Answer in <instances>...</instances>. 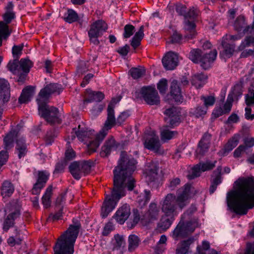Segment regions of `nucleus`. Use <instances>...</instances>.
Here are the masks:
<instances>
[{"instance_id": "f257e3e1", "label": "nucleus", "mask_w": 254, "mask_h": 254, "mask_svg": "<svg viewBox=\"0 0 254 254\" xmlns=\"http://www.w3.org/2000/svg\"><path fill=\"white\" fill-rule=\"evenodd\" d=\"M137 161L125 151L121 153L118 165L114 170V187L111 197L107 195L103 202L101 215L106 218L115 208L117 202L126 195V188L131 191L135 187V180L131 177L136 168Z\"/></svg>"}, {"instance_id": "f03ea898", "label": "nucleus", "mask_w": 254, "mask_h": 254, "mask_svg": "<svg viewBox=\"0 0 254 254\" xmlns=\"http://www.w3.org/2000/svg\"><path fill=\"white\" fill-rule=\"evenodd\" d=\"M235 185L236 189L227 194L228 206L237 214H246L254 207V177L239 178Z\"/></svg>"}, {"instance_id": "7ed1b4c3", "label": "nucleus", "mask_w": 254, "mask_h": 254, "mask_svg": "<svg viewBox=\"0 0 254 254\" xmlns=\"http://www.w3.org/2000/svg\"><path fill=\"white\" fill-rule=\"evenodd\" d=\"M74 224L70 225L57 240L54 247V254H73L74 244L81 228L80 223L76 220Z\"/></svg>"}, {"instance_id": "20e7f679", "label": "nucleus", "mask_w": 254, "mask_h": 254, "mask_svg": "<svg viewBox=\"0 0 254 254\" xmlns=\"http://www.w3.org/2000/svg\"><path fill=\"white\" fill-rule=\"evenodd\" d=\"M121 97L113 98L108 106L107 118L104 124L103 128L96 135L95 140L90 141L87 145L88 153L96 152L100 143L104 139L109 129L115 126L116 118L115 117L114 107L115 105L121 100Z\"/></svg>"}, {"instance_id": "39448f33", "label": "nucleus", "mask_w": 254, "mask_h": 254, "mask_svg": "<svg viewBox=\"0 0 254 254\" xmlns=\"http://www.w3.org/2000/svg\"><path fill=\"white\" fill-rule=\"evenodd\" d=\"M37 101L38 104L39 114L42 118L51 125L60 124L62 123L58 108L48 105L41 99H37Z\"/></svg>"}, {"instance_id": "423d86ee", "label": "nucleus", "mask_w": 254, "mask_h": 254, "mask_svg": "<svg viewBox=\"0 0 254 254\" xmlns=\"http://www.w3.org/2000/svg\"><path fill=\"white\" fill-rule=\"evenodd\" d=\"M202 54L199 49H194L190 51L189 58L194 63H200L202 68L206 70L210 67L211 63L215 60L217 52L216 50H213L208 54H204L203 56Z\"/></svg>"}, {"instance_id": "0eeeda50", "label": "nucleus", "mask_w": 254, "mask_h": 254, "mask_svg": "<svg viewBox=\"0 0 254 254\" xmlns=\"http://www.w3.org/2000/svg\"><path fill=\"white\" fill-rule=\"evenodd\" d=\"M134 96L136 99H143L149 105L160 104V97L155 86H144L136 91Z\"/></svg>"}, {"instance_id": "6e6552de", "label": "nucleus", "mask_w": 254, "mask_h": 254, "mask_svg": "<svg viewBox=\"0 0 254 254\" xmlns=\"http://www.w3.org/2000/svg\"><path fill=\"white\" fill-rule=\"evenodd\" d=\"M197 226L195 221H189L185 222L181 220L178 223L173 232V237L178 240L183 238L191 234Z\"/></svg>"}, {"instance_id": "1a4fd4ad", "label": "nucleus", "mask_w": 254, "mask_h": 254, "mask_svg": "<svg viewBox=\"0 0 254 254\" xmlns=\"http://www.w3.org/2000/svg\"><path fill=\"white\" fill-rule=\"evenodd\" d=\"M108 29L107 24L102 20H99L94 22L90 25L88 31V36L91 43L95 45L99 44L98 40L99 37L102 36L103 33Z\"/></svg>"}, {"instance_id": "9d476101", "label": "nucleus", "mask_w": 254, "mask_h": 254, "mask_svg": "<svg viewBox=\"0 0 254 254\" xmlns=\"http://www.w3.org/2000/svg\"><path fill=\"white\" fill-rule=\"evenodd\" d=\"M163 113L165 125L169 126L170 128L175 127L181 123V113L177 107L172 106L166 108Z\"/></svg>"}, {"instance_id": "9b49d317", "label": "nucleus", "mask_w": 254, "mask_h": 254, "mask_svg": "<svg viewBox=\"0 0 254 254\" xmlns=\"http://www.w3.org/2000/svg\"><path fill=\"white\" fill-rule=\"evenodd\" d=\"M177 209L176 195L173 193H168L163 201L162 211L164 214L174 216L177 214Z\"/></svg>"}, {"instance_id": "f8f14e48", "label": "nucleus", "mask_w": 254, "mask_h": 254, "mask_svg": "<svg viewBox=\"0 0 254 254\" xmlns=\"http://www.w3.org/2000/svg\"><path fill=\"white\" fill-rule=\"evenodd\" d=\"M190 190V185L186 184L183 188H180L178 191L177 196H176V204L177 203L181 210L183 209L189 204L188 199Z\"/></svg>"}, {"instance_id": "ddd939ff", "label": "nucleus", "mask_w": 254, "mask_h": 254, "mask_svg": "<svg viewBox=\"0 0 254 254\" xmlns=\"http://www.w3.org/2000/svg\"><path fill=\"white\" fill-rule=\"evenodd\" d=\"M211 135L205 132L199 141L195 150L196 157L200 159L208 152L210 144Z\"/></svg>"}, {"instance_id": "4468645a", "label": "nucleus", "mask_w": 254, "mask_h": 254, "mask_svg": "<svg viewBox=\"0 0 254 254\" xmlns=\"http://www.w3.org/2000/svg\"><path fill=\"white\" fill-rule=\"evenodd\" d=\"M216 162V161H215L213 163L206 162L205 163H199L196 164L192 168L191 172L188 175V179L189 180L194 179L199 177L202 172L212 169L215 167Z\"/></svg>"}, {"instance_id": "2eb2a0df", "label": "nucleus", "mask_w": 254, "mask_h": 254, "mask_svg": "<svg viewBox=\"0 0 254 254\" xmlns=\"http://www.w3.org/2000/svg\"><path fill=\"white\" fill-rule=\"evenodd\" d=\"M64 87L58 83H51L42 89L39 93V99H48L50 95L57 93L60 94L63 90Z\"/></svg>"}, {"instance_id": "dca6fc26", "label": "nucleus", "mask_w": 254, "mask_h": 254, "mask_svg": "<svg viewBox=\"0 0 254 254\" xmlns=\"http://www.w3.org/2000/svg\"><path fill=\"white\" fill-rule=\"evenodd\" d=\"M146 135L144 141L145 147L155 152H159L161 145L158 136L154 131H151L150 134Z\"/></svg>"}, {"instance_id": "f3484780", "label": "nucleus", "mask_w": 254, "mask_h": 254, "mask_svg": "<svg viewBox=\"0 0 254 254\" xmlns=\"http://www.w3.org/2000/svg\"><path fill=\"white\" fill-rule=\"evenodd\" d=\"M159 209L157 204L155 203H151L149 206L148 211L141 219V222L144 225H147L156 220L159 217Z\"/></svg>"}, {"instance_id": "a211bd4d", "label": "nucleus", "mask_w": 254, "mask_h": 254, "mask_svg": "<svg viewBox=\"0 0 254 254\" xmlns=\"http://www.w3.org/2000/svg\"><path fill=\"white\" fill-rule=\"evenodd\" d=\"M178 63V55L172 51L168 52L162 59V64L167 70H173Z\"/></svg>"}, {"instance_id": "6ab92c4d", "label": "nucleus", "mask_w": 254, "mask_h": 254, "mask_svg": "<svg viewBox=\"0 0 254 254\" xmlns=\"http://www.w3.org/2000/svg\"><path fill=\"white\" fill-rule=\"evenodd\" d=\"M49 176V173L46 171H39L38 172V179L31 190L33 194L38 195L40 194L41 189L45 186Z\"/></svg>"}, {"instance_id": "aec40b11", "label": "nucleus", "mask_w": 254, "mask_h": 254, "mask_svg": "<svg viewBox=\"0 0 254 254\" xmlns=\"http://www.w3.org/2000/svg\"><path fill=\"white\" fill-rule=\"evenodd\" d=\"M228 36L226 35L223 37L221 41V46L223 50L220 51V56L223 58H230L231 57L235 49V45L230 42H227Z\"/></svg>"}, {"instance_id": "412c9836", "label": "nucleus", "mask_w": 254, "mask_h": 254, "mask_svg": "<svg viewBox=\"0 0 254 254\" xmlns=\"http://www.w3.org/2000/svg\"><path fill=\"white\" fill-rule=\"evenodd\" d=\"M234 28L238 32H241L242 31V33L244 34L251 33L254 31V26L247 25L245 17L241 15L238 16L236 19L234 23Z\"/></svg>"}, {"instance_id": "4be33fe9", "label": "nucleus", "mask_w": 254, "mask_h": 254, "mask_svg": "<svg viewBox=\"0 0 254 254\" xmlns=\"http://www.w3.org/2000/svg\"><path fill=\"white\" fill-rule=\"evenodd\" d=\"M222 167L218 166L217 169L213 171L211 176L210 180L211 185L209 188V193L212 194L215 191L217 186L222 183Z\"/></svg>"}, {"instance_id": "5701e85b", "label": "nucleus", "mask_w": 254, "mask_h": 254, "mask_svg": "<svg viewBox=\"0 0 254 254\" xmlns=\"http://www.w3.org/2000/svg\"><path fill=\"white\" fill-rule=\"evenodd\" d=\"M130 214V206L125 204L120 207L114 216L116 221L121 224L124 223Z\"/></svg>"}, {"instance_id": "b1692460", "label": "nucleus", "mask_w": 254, "mask_h": 254, "mask_svg": "<svg viewBox=\"0 0 254 254\" xmlns=\"http://www.w3.org/2000/svg\"><path fill=\"white\" fill-rule=\"evenodd\" d=\"M170 96L176 102L181 103L183 102V97L182 95L181 90L178 84V81L177 80L174 79L171 82Z\"/></svg>"}, {"instance_id": "393cba45", "label": "nucleus", "mask_w": 254, "mask_h": 254, "mask_svg": "<svg viewBox=\"0 0 254 254\" xmlns=\"http://www.w3.org/2000/svg\"><path fill=\"white\" fill-rule=\"evenodd\" d=\"M9 84L7 80L0 78V98L3 103L7 102L10 98Z\"/></svg>"}, {"instance_id": "a878e982", "label": "nucleus", "mask_w": 254, "mask_h": 254, "mask_svg": "<svg viewBox=\"0 0 254 254\" xmlns=\"http://www.w3.org/2000/svg\"><path fill=\"white\" fill-rule=\"evenodd\" d=\"M118 147V144L115 140L113 137H111L106 140L104 145L102 147L101 155L103 157H107L112 151L116 150Z\"/></svg>"}, {"instance_id": "bb28decb", "label": "nucleus", "mask_w": 254, "mask_h": 254, "mask_svg": "<svg viewBox=\"0 0 254 254\" xmlns=\"http://www.w3.org/2000/svg\"><path fill=\"white\" fill-rule=\"evenodd\" d=\"M174 217L172 215L164 214L158 223L157 227L159 230L164 232L169 229L174 220Z\"/></svg>"}, {"instance_id": "cd10ccee", "label": "nucleus", "mask_w": 254, "mask_h": 254, "mask_svg": "<svg viewBox=\"0 0 254 254\" xmlns=\"http://www.w3.org/2000/svg\"><path fill=\"white\" fill-rule=\"evenodd\" d=\"M73 130L77 138L81 141L85 140L87 138H92L94 132V130H87V128L82 127L80 125H78L77 129L73 128Z\"/></svg>"}, {"instance_id": "c85d7f7f", "label": "nucleus", "mask_w": 254, "mask_h": 254, "mask_svg": "<svg viewBox=\"0 0 254 254\" xmlns=\"http://www.w3.org/2000/svg\"><path fill=\"white\" fill-rule=\"evenodd\" d=\"M35 93V87L32 86H27L22 90V93L19 97L18 101L20 104H25L31 100V98Z\"/></svg>"}, {"instance_id": "c756f323", "label": "nucleus", "mask_w": 254, "mask_h": 254, "mask_svg": "<svg viewBox=\"0 0 254 254\" xmlns=\"http://www.w3.org/2000/svg\"><path fill=\"white\" fill-rule=\"evenodd\" d=\"M19 210H16L9 213L5 219L3 224V230L7 232L9 229L13 227L14 220L20 216Z\"/></svg>"}, {"instance_id": "7c9ffc66", "label": "nucleus", "mask_w": 254, "mask_h": 254, "mask_svg": "<svg viewBox=\"0 0 254 254\" xmlns=\"http://www.w3.org/2000/svg\"><path fill=\"white\" fill-rule=\"evenodd\" d=\"M185 30L186 34L185 38L188 39H191L193 38L196 35L195 31V25L192 21H190L189 20L185 19Z\"/></svg>"}, {"instance_id": "2f4dec72", "label": "nucleus", "mask_w": 254, "mask_h": 254, "mask_svg": "<svg viewBox=\"0 0 254 254\" xmlns=\"http://www.w3.org/2000/svg\"><path fill=\"white\" fill-rule=\"evenodd\" d=\"M18 131L11 130L4 138V148L5 151L10 149L13 146L14 139L17 136Z\"/></svg>"}, {"instance_id": "473e14b6", "label": "nucleus", "mask_w": 254, "mask_h": 254, "mask_svg": "<svg viewBox=\"0 0 254 254\" xmlns=\"http://www.w3.org/2000/svg\"><path fill=\"white\" fill-rule=\"evenodd\" d=\"M169 128H170L169 126L164 125L160 128L161 138L163 141L170 140L173 138L174 136L178 135V132L177 131H171Z\"/></svg>"}, {"instance_id": "72a5a7b5", "label": "nucleus", "mask_w": 254, "mask_h": 254, "mask_svg": "<svg viewBox=\"0 0 254 254\" xmlns=\"http://www.w3.org/2000/svg\"><path fill=\"white\" fill-rule=\"evenodd\" d=\"M69 170L73 177L77 180H79L82 175V171L80 167V162L74 161L69 166Z\"/></svg>"}, {"instance_id": "f704fd0d", "label": "nucleus", "mask_w": 254, "mask_h": 254, "mask_svg": "<svg viewBox=\"0 0 254 254\" xmlns=\"http://www.w3.org/2000/svg\"><path fill=\"white\" fill-rule=\"evenodd\" d=\"M104 98V94L100 91H91L88 93V97L83 102L84 104L94 101L100 102Z\"/></svg>"}, {"instance_id": "c9c22d12", "label": "nucleus", "mask_w": 254, "mask_h": 254, "mask_svg": "<svg viewBox=\"0 0 254 254\" xmlns=\"http://www.w3.org/2000/svg\"><path fill=\"white\" fill-rule=\"evenodd\" d=\"M16 149L17 151L19 159L25 156L27 152L25 140L23 138H20L16 140Z\"/></svg>"}, {"instance_id": "e433bc0d", "label": "nucleus", "mask_w": 254, "mask_h": 254, "mask_svg": "<svg viewBox=\"0 0 254 254\" xmlns=\"http://www.w3.org/2000/svg\"><path fill=\"white\" fill-rule=\"evenodd\" d=\"M207 76L202 73L194 75L191 79V84L197 88H201L205 83Z\"/></svg>"}, {"instance_id": "4c0bfd02", "label": "nucleus", "mask_w": 254, "mask_h": 254, "mask_svg": "<svg viewBox=\"0 0 254 254\" xmlns=\"http://www.w3.org/2000/svg\"><path fill=\"white\" fill-rule=\"evenodd\" d=\"M159 167L154 163L151 164L146 176L148 182H153L157 179Z\"/></svg>"}, {"instance_id": "58836bf2", "label": "nucleus", "mask_w": 254, "mask_h": 254, "mask_svg": "<svg viewBox=\"0 0 254 254\" xmlns=\"http://www.w3.org/2000/svg\"><path fill=\"white\" fill-rule=\"evenodd\" d=\"M13 185L8 181H5L1 187V194L3 197L10 196L14 191Z\"/></svg>"}, {"instance_id": "ea45409f", "label": "nucleus", "mask_w": 254, "mask_h": 254, "mask_svg": "<svg viewBox=\"0 0 254 254\" xmlns=\"http://www.w3.org/2000/svg\"><path fill=\"white\" fill-rule=\"evenodd\" d=\"M128 250L130 252L134 251L139 246L140 240L135 235L132 234L128 237Z\"/></svg>"}, {"instance_id": "a19ab883", "label": "nucleus", "mask_w": 254, "mask_h": 254, "mask_svg": "<svg viewBox=\"0 0 254 254\" xmlns=\"http://www.w3.org/2000/svg\"><path fill=\"white\" fill-rule=\"evenodd\" d=\"M52 194V187H48L46 189L44 195L42 198V204L45 208H48L51 206V197Z\"/></svg>"}, {"instance_id": "79ce46f5", "label": "nucleus", "mask_w": 254, "mask_h": 254, "mask_svg": "<svg viewBox=\"0 0 254 254\" xmlns=\"http://www.w3.org/2000/svg\"><path fill=\"white\" fill-rule=\"evenodd\" d=\"M193 238H189L186 240L182 242L181 247L176 250L178 251L181 254H186L190 249V245L194 242Z\"/></svg>"}, {"instance_id": "37998d69", "label": "nucleus", "mask_w": 254, "mask_h": 254, "mask_svg": "<svg viewBox=\"0 0 254 254\" xmlns=\"http://www.w3.org/2000/svg\"><path fill=\"white\" fill-rule=\"evenodd\" d=\"M238 139L236 137L230 139L224 146L223 155H226L232 151L238 145Z\"/></svg>"}, {"instance_id": "c03bdc74", "label": "nucleus", "mask_w": 254, "mask_h": 254, "mask_svg": "<svg viewBox=\"0 0 254 254\" xmlns=\"http://www.w3.org/2000/svg\"><path fill=\"white\" fill-rule=\"evenodd\" d=\"M145 69L143 67H132L129 72L132 77L134 79L142 77L145 74Z\"/></svg>"}, {"instance_id": "a18cd8bd", "label": "nucleus", "mask_w": 254, "mask_h": 254, "mask_svg": "<svg viewBox=\"0 0 254 254\" xmlns=\"http://www.w3.org/2000/svg\"><path fill=\"white\" fill-rule=\"evenodd\" d=\"M113 245L114 247L113 250L114 251L118 250L122 247H125L126 243L124 237L119 234L115 235Z\"/></svg>"}, {"instance_id": "49530a36", "label": "nucleus", "mask_w": 254, "mask_h": 254, "mask_svg": "<svg viewBox=\"0 0 254 254\" xmlns=\"http://www.w3.org/2000/svg\"><path fill=\"white\" fill-rule=\"evenodd\" d=\"M246 104L247 106H254V80L249 88V93L246 95Z\"/></svg>"}, {"instance_id": "de8ad7c7", "label": "nucleus", "mask_w": 254, "mask_h": 254, "mask_svg": "<svg viewBox=\"0 0 254 254\" xmlns=\"http://www.w3.org/2000/svg\"><path fill=\"white\" fill-rule=\"evenodd\" d=\"M19 62V68L20 70H22L23 72L28 73L30 68L32 66V62L28 59H21Z\"/></svg>"}, {"instance_id": "09e8293b", "label": "nucleus", "mask_w": 254, "mask_h": 254, "mask_svg": "<svg viewBox=\"0 0 254 254\" xmlns=\"http://www.w3.org/2000/svg\"><path fill=\"white\" fill-rule=\"evenodd\" d=\"M94 162L91 160L80 162V167L82 173L84 174H88L90 172L91 167L94 166Z\"/></svg>"}, {"instance_id": "8fccbe9b", "label": "nucleus", "mask_w": 254, "mask_h": 254, "mask_svg": "<svg viewBox=\"0 0 254 254\" xmlns=\"http://www.w3.org/2000/svg\"><path fill=\"white\" fill-rule=\"evenodd\" d=\"M10 34L8 25L4 24L3 21L0 22V47L2 45V37L6 39Z\"/></svg>"}, {"instance_id": "3c124183", "label": "nucleus", "mask_w": 254, "mask_h": 254, "mask_svg": "<svg viewBox=\"0 0 254 254\" xmlns=\"http://www.w3.org/2000/svg\"><path fill=\"white\" fill-rule=\"evenodd\" d=\"M65 194L66 192L63 193L57 197L55 202L56 209H60V210H65V209H64V204L65 202Z\"/></svg>"}, {"instance_id": "603ef678", "label": "nucleus", "mask_w": 254, "mask_h": 254, "mask_svg": "<svg viewBox=\"0 0 254 254\" xmlns=\"http://www.w3.org/2000/svg\"><path fill=\"white\" fill-rule=\"evenodd\" d=\"M7 66L10 71L14 74H16L20 70L18 59H15L12 62H9Z\"/></svg>"}, {"instance_id": "864d4df0", "label": "nucleus", "mask_w": 254, "mask_h": 254, "mask_svg": "<svg viewBox=\"0 0 254 254\" xmlns=\"http://www.w3.org/2000/svg\"><path fill=\"white\" fill-rule=\"evenodd\" d=\"M67 16L64 17V20L69 23L76 21L78 19V15L72 9H68L67 12Z\"/></svg>"}, {"instance_id": "5fc2aeb1", "label": "nucleus", "mask_w": 254, "mask_h": 254, "mask_svg": "<svg viewBox=\"0 0 254 254\" xmlns=\"http://www.w3.org/2000/svg\"><path fill=\"white\" fill-rule=\"evenodd\" d=\"M150 191L147 190H144V194H143V197L141 198V196H140L138 198L137 201L140 205L141 207L143 206H144L146 204V203L149 201L150 199Z\"/></svg>"}, {"instance_id": "6e6d98bb", "label": "nucleus", "mask_w": 254, "mask_h": 254, "mask_svg": "<svg viewBox=\"0 0 254 254\" xmlns=\"http://www.w3.org/2000/svg\"><path fill=\"white\" fill-rule=\"evenodd\" d=\"M58 131L55 129H51L47 132L45 141L47 144H51L54 138L57 136Z\"/></svg>"}, {"instance_id": "4d7b16f0", "label": "nucleus", "mask_w": 254, "mask_h": 254, "mask_svg": "<svg viewBox=\"0 0 254 254\" xmlns=\"http://www.w3.org/2000/svg\"><path fill=\"white\" fill-rule=\"evenodd\" d=\"M88 70V64L87 62L82 61L79 63L76 69V73L79 76Z\"/></svg>"}, {"instance_id": "13d9d810", "label": "nucleus", "mask_w": 254, "mask_h": 254, "mask_svg": "<svg viewBox=\"0 0 254 254\" xmlns=\"http://www.w3.org/2000/svg\"><path fill=\"white\" fill-rule=\"evenodd\" d=\"M200 99L203 101L204 106L206 107L207 109L208 107L213 105L215 102V98L212 96H202Z\"/></svg>"}, {"instance_id": "bf43d9fd", "label": "nucleus", "mask_w": 254, "mask_h": 254, "mask_svg": "<svg viewBox=\"0 0 254 254\" xmlns=\"http://www.w3.org/2000/svg\"><path fill=\"white\" fill-rule=\"evenodd\" d=\"M168 82L166 79H161L157 83V89L161 94H165L167 89Z\"/></svg>"}, {"instance_id": "052dcab7", "label": "nucleus", "mask_w": 254, "mask_h": 254, "mask_svg": "<svg viewBox=\"0 0 254 254\" xmlns=\"http://www.w3.org/2000/svg\"><path fill=\"white\" fill-rule=\"evenodd\" d=\"M251 44H254V37L251 36L247 37L244 41L238 47V49L239 51H243L246 47L250 46Z\"/></svg>"}, {"instance_id": "680f3d73", "label": "nucleus", "mask_w": 254, "mask_h": 254, "mask_svg": "<svg viewBox=\"0 0 254 254\" xmlns=\"http://www.w3.org/2000/svg\"><path fill=\"white\" fill-rule=\"evenodd\" d=\"M56 212L55 214L51 213L48 218V220H52L53 221L62 219L63 214L64 213L66 210H60V209H56Z\"/></svg>"}, {"instance_id": "e2e57ef3", "label": "nucleus", "mask_w": 254, "mask_h": 254, "mask_svg": "<svg viewBox=\"0 0 254 254\" xmlns=\"http://www.w3.org/2000/svg\"><path fill=\"white\" fill-rule=\"evenodd\" d=\"M135 31V27L131 24H127L124 27V37L128 38L130 37Z\"/></svg>"}, {"instance_id": "0e129e2a", "label": "nucleus", "mask_w": 254, "mask_h": 254, "mask_svg": "<svg viewBox=\"0 0 254 254\" xmlns=\"http://www.w3.org/2000/svg\"><path fill=\"white\" fill-rule=\"evenodd\" d=\"M129 115L128 112H122L117 118V119L116 120V123L115 125L116 124L118 125H121L129 117Z\"/></svg>"}, {"instance_id": "69168bd1", "label": "nucleus", "mask_w": 254, "mask_h": 254, "mask_svg": "<svg viewBox=\"0 0 254 254\" xmlns=\"http://www.w3.org/2000/svg\"><path fill=\"white\" fill-rule=\"evenodd\" d=\"M66 164L67 162L64 160L58 162L56 165L54 174H59L63 172Z\"/></svg>"}, {"instance_id": "338daca9", "label": "nucleus", "mask_w": 254, "mask_h": 254, "mask_svg": "<svg viewBox=\"0 0 254 254\" xmlns=\"http://www.w3.org/2000/svg\"><path fill=\"white\" fill-rule=\"evenodd\" d=\"M170 41H167V43L169 44H180L182 39V36L181 34H179L177 32H175L170 37Z\"/></svg>"}, {"instance_id": "774afa93", "label": "nucleus", "mask_w": 254, "mask_h": 254, "mask_svg": "<svg viewBox=\"0 0 254 254\" xmlns=\"http://www.w3.org/2000/svg\"><path fill=\"white\" fill-rule=\"evenodd\" d=\"M76 156L75 151L72 148H68L65 152L64 161L66 162L75 158Z\"/></svg>"}]
</instances>
